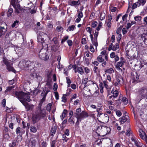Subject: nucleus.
Listing matches in <instances>:
<instances>
[{
  "label": "nucleus",
  "instance_id": "obj_1",
  "mask_svg": "<svg viewBox=\"0 0 147 147\" xmlns=\"http://www.w3.org/2000/svg\"><path fill=\"white\" fill-rule=\"evenodd\" d=\"M13 96L18 98L22 103L24 101L30 102L31 100L29 95L22 91L15 92L13 94Z\"/></svg>",
  "mask_w": 147,
  "mask_h": 147
},
{
  "label": "nucleus",
  "instance_id": "obj_2",
  "mask_svg": "<svg viewBox=\"0 0 147 147\" xmlns=\"http://www.w3.org/2000/svg\"><path fill=\"white\" fill-rule=\"evenodd\" d=\"M48 37V36L45 33L42 32H39V35L38 36L37 39L38 42L42 44V49H48V42L47 40Z\"/></svg>",
  "mask_w": 147,
  "mask_h": 147
},
{
  "label": "nucleus",
  "instance_id": "obj_3",
  "mask_svg": "<svg viewBox=\"0 0 147 147\" xmlns=\"http://www.w3.org/2000/svg\"><path fill=\"white\" fill-rule=\"evenodd\" d=\"M33 63L32 62L30 61L22 60L19 62L18 66L22 69L30 70L31 72L32 71L31 65Z\"/></svg>",
  "mask_w": 147,
  "mask_h": 147
},
{
  "label": "nucleus",
  "instance_id": "obj_4",
  "mask_svg": "<svg viewBox=\"0 0 147 147\" xmlns=\"http://www.w3.org/2000/svg\"><path fill=\"white\" fill-rule=\"evenodd\" d=\"M138 96L137 99L140 101L142 99L146 98H147V87H143L140 88L138 90Z\"/></svg>",
  "mask_w": 147,
  "mask_h": 147
},
{
  "label": "nucleus",
  "instance_id": "obj_5",
  "mask_svg": "<svg viewBox=\"0 0 147 147\" xmlns=\"http://www.w3.org/2000/svg\"><path fill=\"white\" fill-rule=\"evenodd\" d=\"M3 63L6 66L7 69L9 71H12L13 72H15V70L12 67L13 63L9 61L5 56H4L3 58Z\"/></svg>",
  "mask_w": 147,
  "mask_h": 147
},
{
  "label": "nucleus",
  "instance_id": "obj_6",
  "mask_svg": "<svg viewBox=\"0 0 147 147\" xmlns=\"http://www.w3.org/2000/svg\"><path fill=\"white\" fill-rule=\"evenodd\" d=\"M48 49H42L39 52V57L41 59L45 61H47L49 58L47 52Z\"/></svg>",
  "mask_w": 147,
  "mask_h": 147
},
{
  "label": "nucleus",
  "instance_id": "obj_7",
  "mask_svg": "<svg viewBox=\"0 0 147 147\" xmlns=\"http://www.w3.org/2000/svg\"><path fill=\"white\" fill-rule=\"evenodd\" d=\"M36 114L40 119L44 118L46 117V113L45 110H42L41 107H40L36 112Z\"/></svg>",
  "mask_w": 147,
  "mask_h": 147
},
{
  "label": "nucleus",
  "instance_id": "obj_8",
  "mask_svg": "<svg viewBox=\"0 0 147 147\" xmlns=\"http://www.w3.org/2000/svg\"><path fill=\"white\" fill-rule=\"evenodd\" d=\"M119 92L117 90H112L110 93H109L108 95L109 98L114 100L118 95Z\"/></svg>",
  "mask_w": 147,
  "mask_h": 147
},
{
  "label": "nucleus",
  "instance_id": "obj_9",
  "mask_svg": "<svg viewBox=\"0 0 147 147\" xmlns=\"http://www.w3.org/2000/svg\"><path fill=\"white\" fill-rule=\"evenodd\" d=\"M140 75L137 72L131 73V79L132 82L133 83H136L139 81Z\"/></svg>",
  "mask_w": 147,
  "mask_h": 147
},
{
  "label": "nucleus",
  "instance_id": "obj_10",
  "mask_svg": "<svg viewBox=\"0 0 147 147\" xmlns=\"http://www.w3.org/2000/svg\"><path fill=\"white\" fill-rule=\"evenodd\" d=\"M33 64L31 65V69L32 71L31 73L33 74H34L35 72V70L39 68L40 67H42V65L40 63L37 62H32Z\"/></svg>",
  "mask_w": 147,
  "mask_h": 147
},
{
  "label": "nucleus",
  "instance_id": "obj_11",
  "mask_svg": "<svg viewBox=\"0 0 147 147\" xmlns=\"http://www.w3.org/2000/svg\"><path fill=\"white\" fill-rule=\"evenodd\" d=\"M74 115L77 119L80 120L85 118L88 116V113L84 111H82L80 114L76 113L74 114Z\"/></svg>",
  "mask_w": 147,
  "mask_h": 147
},
{
  "label": "nucleus",
  "instance_id": "obj_12",
  "mask_svg": "<svg viewBox=\"0 0 147 147\" xmlns=\"http://www.w3.org/2000/svg\"><path fill=\"white\" fill-rule=\"evenodd\" d=\"M146 1H138L135 3H133L131 8L134 9L136 8L137 6L140 7V5L143 6L146 3Z\"/></svg>",
  "mask_w": 147,
  "mask_h": 147
},
{
  "label": "nucleus",
  "instance_id": "obj_13",
  "mask_svg": "<svg viewBox=\"0 0 147 147\" xmlns=\"http://www.w3.org/2000/svg\"><path fill=\"white\" fill-rule=\"evenodd\" d=\"M49 92V91L46 90L44 88H43L41 94V96L43 97L40 100V102L41 103H42L45 100L46 96Z\"/></svg>",
  "mask_w": 147,
  "mask_h": 147
},
{
  "label": "nucleus",
  "instance_id": "obj_14",
  "mask_svg": "<svg viewBox=\"0 0 147 147\" xmlns=\"http://www.w3.org/2000/svg\"><path fill=\"white\" fill-rule=\"evenodd\" d=\"M131 140L133 142H134L135 144L137 147H142L143 144L140 142L136 138H131Z\"/></svg>",
  "mask_w": 147,
  "mask_h": 147
},
{
  "label": "nucleus",
  "instance_id": "obj_15",
  "mask_svg": "<svg viewBox=\"0 0 147 147\" xmlns=\"http://www.w3.org/2000/svg\"><path fill=\"white\" fill-rule=\"evenodd\" d=\"M7 28V25L5 22L1 23L0 25V31H2V32L3 33L2 34H5L7 31L6 29Z\"/></svg>",
  "mask_w": 147,
  "mask_h": 147
},
{
  "label": "nucleus",
  "instance_id": "obj_16",
  "mask_svg": "<svg viewBox=\"0 0 147 147\" xmlns=\"http://www.w3.org/2000/svg\"><path fill=\"white\" fill-rule=\"evenodd\" d=\"M100 117L103 123H106L109 121V117L107 114H104L102 115Z\"/></svg>",
  "mask_w": 147,
  "mask_h": 147
},
{
  "label": "nucleus",
  "instance_id": "obj_17",
  "mask_svg": "<svg viewBox=\"0 0 147 147\" xmlns=\"http://www.w3.org/2000/svg\"><path fill=\"white\" fill-rule=\"evenodd\" d=\"M100 127L102 129H103V130L106 132V135L109 134L110 132L111 129L109 127L100 126L97 128V129H98V128L100 129Z\"/></svg>",
  "mask_w": 147,
  "mask_h": 147
},
{
  "label": "nucleus",
  "instance_id": "obj_18",
  "mask_svg": "<svg viewBox=\"0 0 147 147\" xmlns=\"http://www.w3.org/2000/svg\"><path fill=\"white\" fill-rule=\"evenodd\" d=\"M18 1H11L10 4L14 8L19 7L20 5Z\"/></svg>",
  "mask_w": 147,
  "mask_h": 147
},
{
  "label": "nucleus",
  "instance_id": "obj_19",
  "mask_svg": "<svg viewBox=\"0 0 147 147\" xmlns=\"http://www.w3.org/2000/svg\"><path fill=\"white\" fill-rule=\"evenodd\" d=\"M98 32H96L94 35V41L93 42L95 45L96 49V47H97L98 46L97 38L98 36Z\"/></svg>",
  "mask_w": 147,
  "mask_h": 147
},
{
  "label": "nucleus",
  "instance_id": "obj_20",
  "mask_svg": "<svg viewBox=\"0 0 147 147\" xmlns=\"http://www.w3.org/2000/svg\"><path fill=\"white\" fill-rule=\"evenodd\" d=\"M22 104L25 106V108L28 111L32 108L33 105H30L28 104L26 102V101H24L23 103H22Z\"/></svg>",
  "mask_w": 147,
  "mask_h": 147
},
{
  "label": "nucleus",
  "instance_id": "obj_21",
  "mask_svg": "<svg viewBox=\"0 0 147 147\" xmlns=\"http://www.w3.org/2000/svg\"><path fill=\"white\" fill-rule=\"evenodd\" d=\"M68 3L70 5L72 6H74L76 5H78L80 3V2L79 1H69Z\"/></svg>",
  "mask_w": 147,
  "mask_h": 147
},
{
  "label": "nucleus",
  "instance_id": "obj_22",
  "mask_svg": "<svg viewBox=\"0 0 147 147\" xmlns=\"http://www.w3.org/2000/svg\"><path fill=\"white\" fill-rule=\"evenodd\" d=\"M40 119L36 113L33 116L32 120L33 123H35L38 121Z\"/></svg>",
  "mask_w": 147,
  "mask_h": 147
},
{
  "label": "nucleus",
  "instance_id": "obj_23",
  "mask_svg": "<svg viewBox=\"0 0 147 147\" xmlns=\"http://www.w3.org/2000/svg\"><path fill=\"white\" fill-rule=\"evenodd\" d=\"M24 128H22L21 130V128L20 127H18L16 129V134H20V135H22L25 133V131L23 129Z\"/></svg>",
  "mask_w": 147,
  "mask_h": 147
},
{
  "label": "nucleus",
  "instance_id": "obj_24",
  "mask_svg": "<svg viewBox=\"0 0 147 147\" xmlns=\"http://www.w3.org/2000/svg\"><path fill=\"white\" fill-rule=\"evenodd\" d=\"M104 59H105V56L100 55L98 56L97 58V60L100 62L102 63L105 61Z\"/></svg>",
  "mask_w": 147,
  "mask_h": 147
},
{
  "label": "nucleus",
  "instance_id": "obj_25",
  "mask_svg": "<svg viewBox=\"0 0 147 147\" xmlns=\"http://www.w3.org/2000/svg\"><path fill=\"white\" fill-rule=\"evenodd\" d=\"M16 53L19 56H21L23 53V49L21 48H18L15 50Z\"/></svg>",
  "mask_w": 147,
  "mask_h": 147
},
{
  "label": "nucleus",
  "instance_id": "obj_26",
  "mask_svg": "<svg viewBox=\"0 0 147 147\" xmlns=\"http://www.w3.org/2000/svg\"><path fill=\"white\" fill-rule=\"evenodd\" d=\"M13 12V9L9 7L8 8V11L7 13V16L8 17L11 16Z\"/></svg>",
  "mask_w": 147,
  "mask_h": 147
},
{
  "label": "nucleus",
  "instance_id": "obj_27",
  "mask_svg": "<svg viewBox=\"0 0 147 147\" xmlns=\"http://www.w3.org/2000/svg\"><path fill=\"white\" fill-rule=\"evenodd\" d=\"M100 55H102V56H105V61H108V55L107 53V51L105 50H104L101 51L100 53Z\"/></svg>",
  "mask_w": 147,
  "mask_h": 147
},
{
  "label": "nucleus",
  "instance_id": "obj_28",
  "mask_svg": "<svg viewBox=\"0 0 147 147\" xmlns=\"http://www.w3.org/2000/svg\"><path fill=\"white\" fill-rule=\"evenodd\" d=\"M140 115L141 119L143 120H146L147 119V115L144 114L143 112H141Z\"/></svg>",
  "mask_w": 147,
  "mask_h": 147
},
{
  "label": "nucleus",
  "instance_id": "obj_29",
  "mask_svg": "<svg viewBox=\"0 0 147 147\" xmlns=\"http://www.w3.org/2000/svg\"><path fill=\"white\" fill-rule=\"evenodd\" d=\"M67 113V110L65 109L63 110L61 115L60 116L62 120L66 116Z\"/></svg>",
  "mask_w": 147,
  "mask_h": 147
},
{
  "label": "nucleus",
  "instance_id": "obj_30",
  "mask_svg": "<svg viewBox=\"0 0 147 147\" xmlns=\"http://www.w3.org/2000/svg\"><path fill=\"white\" fill-rule=\"evenodd\" d=\"M14 87V86L7 87V88L6 90L5 91V94H7L8 93V92H9Z\"/></svg>",
  "mask_w": 147,
  "mask_h": 147
},
{
  "label": "nucleus",
  "instance_id": "obj_31",
  "mask_svg": "<svg viewBox=\"0 0 147 147\" xmlns=\"http://www.w3.org/2000/svg\"><path fill=\"white\" fill-rule=\"evenodd\" d=\"M139 132L140 133L139 134L140 137L143 140H147V136L144 133V135L142 134L140 131Z\"/></svg>",
  "mask_w": 147,
  "mask_h": 147
},
{
  "label": "nucleus",
  "instance_id": "obj_32",
  "mask_svg": "<svg viewBox=\"0 0 147 147\" xmlns=\"http://www.w3.org/2000/svg\"><path fill=\"white\" fill-rule=\"evenodd\" d=\"M105 73L111 74L114 72V70L113 68H111L109 69H105Z\"/></svg>",
  "mask_w": 147,
  "mask_h": 147
},
{
  "label": "nucleus",
  "instance_id": "obj_33",
  "mask_svg": "<svg viewBox=\"0 0 147 147\" xmlns=\"http://www.w3.org/2000/svg\"><path fill=\"white\" fill-rule=\"evenodd\" d=\"M96 86V84H94L93 87H92V85L89 86H88L87 87H85L84 88H87V89L88 88L89 91L90 92L91 90H93V89H94L95 88Z\"/></svg>",
  "mask_w": 147,
  "mask_h": 147
},
{
  "label": "nucleus",
  "instance_id": "obj_34",
  "mask_svg": "<svg viewBox=\"0 0 147 147\" xmlns=\"http://www.w3.org/2000/svg\"><path fill=\"white\" fill-rule=\"evenodd\" d=\"M77 70L78 72L80 74L82 75L84 73V71L82 67H78Z\"/></svg>",
  "mask_w": 147,
  "mask_h": 147
},
{
  "label": "nucleus",
  "instance_id": "obj_35",
  "mask_svg": "<svg viewBox=\"0 0 147 147\" xmlns=\"http://www.w3.org/2000/svg\"><path fill=\"white\" fill-rule=\"evenodd\" d=\"M141 40H147V34H143L141 35Z\"/></svg>",
  "mask_w": 147,
  "mask_h": 147
},
{
  "label": "nucleus",
  "instance_id": "obj_36",
  "mask_svg": "<svg viewBox=\"0 0 147 147\" xmlns=\"http://www.w3.org/2000/svg\"><path fill=\"white\" fill-rule=\"evenodd\" d=\"M40 91L38 89H36L32 92V94L34 96H36Z\"/></svg>",
  "mask_w": 147,
  "mask_h": 147
},
{
  "label": "nucleus",
  "instance_id": "obj_37",
  "mask_svg": "<svg viewBox=\"0 0 147 147\" xmlns=\"http://www.w3.org/2000/svg\"><path fill=\"white\" fill-rule=\"evenodd\" d=\"M119 119H121L120 122L122 124L124 123L127 120V118L124 116L122 117L121 118H120Z\"/></svg>",
  "mask_w": 147,
  "mask_h": 147
},
{
  "label": "nucleus",
  "instance_id": "obj_38",
  "mask_svg": "<svg viewBox=\"0 0 147 147\" xmlns=\"http://www.w3.org/2000/svg\"><path fill=\"white\" fill-rule=\"evenodd\" d=\"M105 14L104 13L101 12L100 14V19L101 20H103L105 18Z\"/></svg>",
  "mask_w": 147,
  "mask_h": 147
},
{
  "label": "nucleus",
  "instance_id": "obj_39",
  "mask_svg": "<svg viewBox=\"0 0 147 147\" xmlns=\"http://www.w3.org/2000/svg\"><path fill=\"white\" fill-rule=\"evenodd\" d=\"M30 131L33 133H35L37 131V129L36 127L33 126H31L30 127Z\"/></svg>",
  "mask_w": 147,
  "mask_h": 147
},
{
  "label": "nucleus",
  "instance_id": "obj_40",
  "mask_svg": "<svg viewBox=\"0 0 147 147\" xmlns=\"http://www.w3.org/2000/svg\"><path fill=\"white\" fill-rule=\"evenodd\" d=\"M119 48V43H117L114 46H113L112 50L113 51H115L118 49Z\"/></svg>",
  "mask_w": 147,
  "mask_h": 147
},
{
  "label": "nucleus",
  "instance_id": "obj_41",
  "mask_svg": "<svg viewBox=\"0 0 147 147\" xmlns=\"http://www.w3.org/2000/svg\"><path fill=\"white\" fill-rule=\"evenodd\" d=\"M56 128L55 127H54L51 128V134L53 135L55 134L56 132Z\"/></svg>",
  "mask_w": 147,
  "mask_h": 147
},
{
  "label": "nucleus",
  "instance_id": "obj_42",
  "mask_svg": "<svg viewBox=\"0 0 147 147\" xmlns=\"http://www.w3.org/2000/svg\"><path fill=\"white\" fill-rule=\"evenodd\" d=\"M124 62L123 61L119 62L118 63L116 67H122L123 65Z\"/></svg>",
  "mask_w": 147,
  "mask_h": 147
},
{
  "label": "nucleus",
  "instance_id": "obj_43",
  "mask_svg": "<svg viewBox=\"0 0 147 147\" xmlns=\"http://www.w3.org/2000/svg\"><path fill=\"white\" fill-rule=\"evenodd\" d=\"M122 101L125 105H126L127 103L128 100L125 97H124L122 98Z\"/></svg>",
  "mask_w": 147,
  "mask_h": 147
},
{
  "label": "nucleus",
  "instance_id": "obj_44",
  "mask_svg": "<svg viewBox=\"0 0 147 147\" xmlns=\"http://www.w3.org/2000/svg\"><path fill=\"white\" fill-rule=\"evenodd\" d=\"M56 30L58 32H59L61 31H63V28L61 26H57L56 28Z\"/></svg>",
  "mask_w": 147,
  "mask_h": 147
},
{
  "label": "nucleus",
  "instance_id": "obj_45",
  "mask_svg": "<svg viewBox=\"0 0 147 147\" xmlns=\"http://www.w3.org/2000/svg\"><path fill=\"white\" fill-rule=\"evenodd\" d=\"M94 84H95V83L92 81H87L86 82V84L88 85V86L92 85V86L93 87Z\"/></svg>",
  "mask_w": 147,
  "mask_h": 147
},
{
  "label": "nucleus",
  "instance_id": "obj_46",
  "mask_svg": "<svg viewBox=\"0 0 147 147\" xmlns=\"http://www.w3.org/2000/svg\"><path fill=\"white\" fill-rule=\"evenodd\" d=\"M66 79L67 80V83L68 84L67 86L68 87H69L70 86V84L71 83V81L70 78L68 77H66Z\"/></svg>",
  "mask_w": 147,
  "mask_h": 147
},
{
  "label": "nucleus",
  "instance_id": "obj_47",
  "mask_svg": "<svg viewBox=\"0 0 147 147\" xmlns=\"http://www.w3.org/2000/svg\"><path fill=\"white\" fill-rule=\"evenodd\" d=\"M78 11V17L80 18H82L83 16V14L82 12L80 11Z\"/></svg>",
  "mask_w": 147,
  "mask_h": 147
},
{
  "label": "nucleus",
  "instance_id": "obj_48",
  "mask_svg": "<svg viewBox=\"0 0 147 147\" xmlns=\"http://www.w3.org/2000/svg\"><path fill=\"white\" fill-rule=\"evenodd\" d=\"M132 1H131V2H130L129 1V3H128L129 6H128V8L127 11V13H128V12H129V11H130L129 8L131 7V5H132Z\"/></svg>",
  "mask_w": 147,
  "mask_h": 147
},
{
  "label": "nucleus",
  "instance_id": "obj_49",
  "mask_svg": "<svg viewBox=\"0 0 147 147\" xmlns=\"http://www.w3.org/2000/svg\"><path fill=\"white\" fill-rule=\"evenodd\" d=\"M16 142L14 140H13L12 142V143H10L9 144V146L10 147H14L16 146Z\"/></svg>",
  "mask_w": 147,
  "mask_h": 147
},
{
  "label": "nucleus",
  "instance_id": "obj_50",
  "mask_svg": "<svg viewBox=\"0 0 147 147\" xmlns=\"http://www.w3.org/2000/svg\"><path fill=\"white\" fill-rule=\"evenodd\" d=\"M90 51L92 52H94L95 51V50H96V51H97V49H96V47L95 48V49H94L93 47V46H92V45H90Z\"/></svg>",
  "mask_w": 147,
  "mask_h": 147
},
{
  "label": "nucleus",
  "instance_id": "obj_51",
  "mask_svg": "<svg viewBox=\"0 0 147 147\" xmlns=\"http://www.w3.org/2000/svg\"><path fill=\"white\" fill-rule=\"evenodd\" d=\"M122 80V78L121 77H119L116 78L117 82L118 83L117 84H119L121 85V80Z\"/></svg>",
  "mask_w": 147,
  "mask_h": 147
},
{
  "label": "nucleus",
  "instance_id": "obj_52",
  "mask_svg": "<svg viewBox=\"0 0 147 147\" xmlns=\"http://www.w3.org/2000/svg\"><path fill=\"white\" fill-rule=\"evenodd\" d=\"M134 18L136 21H138L141 20L142 17L140 16H136Z\"/></svg>",
  "mask_w": 147,
  "mask_h": 147
},
{
  "label": "nucleus",
  "instance_id": "obj_53",
  "mask_svg": "<svg viewBox=\"0 0 147 147\" xmlns=\"http://www.w3.org/2000/svg\"><path fill=\"white\" fill-rule=\"evenodd\" d=\"M75 28V27L74 25H72L68 28L69 30V31H73Z\"/></svg>",
  "mask_w": 147,
  "mask_h": 147
},
{
  "label": "nucleus",
  "instance_id": "obj_54",
  "mask_svg": "<svg viewBox=\"0 0 147 147\" xmlns=\"http://www.w3.org/2000/svg\"><path fill=\"white\" fill-rule=\"evenodd\" d=\"M116 115L119 117H120L122 115V113L119 110H118L116 112Z\"/></svg>",
  "mask_w": 147,
  "mask_h": 147
},
{
  "label": "nucleus",
  "instance_id": "obj_55",
  "mask_svg": "<svg viewBox=\"0 0 147 147\" xmlns=\"http://www.w3.org/2000/svg\"><path fill=\"white\" fill-rule=\"evenodd\" d=\"M110 9L112 12H114L116 11L117 8L115 7H111L110 8Z\"/></svg>",
  "mask_w": 147,
  "mask_h": 147
},
{
  "label": "nucleus",
  "instance_id": "obj_56",
  "mask_svg": "<svg viewBox=\"0 0 147 147\" xmlns=\"http://www.w3.org/2000/svg\"><path fill=\"white\" fill-rule=\"evenodd\" d=\"M2 106L3 107H5L6 105V100L5 99H3L2 101Z\"/></svg>",
  "mask_w": 147,
  "mask_h": 147
},
{
  "label": "nucleus",
  "instance_id": "obj_57",
  "mask_svg": "<svg viewBox=\"0 0 147 147\" xmlns=\"http://www.w3.org/2000/svg\"><path fill=\"white\" fill-rule=\"evenodd\" d=\"M19 23V21L18 20H16V21L14 22L11 25V26L12 27H15L17 24H18Z\"/></svg>",
  "mask_w": 147,
  "mask_h": 147
},
{
  "label": "nucleus",
  "instance_id": "obj_58",
  "mask_svg": "<svg viewBox=\"0 0 147 147\" xmlns=\"http://www.w3.org/2000/svg\"><path fill=\"white\" fill-rule=\"evenodd\" d=\"M115 53L114 52H113L110 54V56L111 58H113L115 57L116 56Z\"/></svg>",
  "mask_w": 147,
  "mask_h": 147
},
{
  "label": "nucleus",
  "instance_id": "obj_59",
  "mask_svg": "<svg viewBox=\"0 0 147 147\" xmlns=\"http://www.w3.org/2000/svg\"><path fill=\"white\" fill-rule=\"evenodd\" d=\"M98 24L97 22L96 21H94L93 23H92V24L91 26L93 28H95Z\"/></svg>",
  "mask_w": 147,
  "mask_h": 147
},
{
  "label": "nucleus",
  "instance_id": "obj_60",
  "mask_svg": "<svg viewBox=\"0 0 147 147\" xmlns=\"http://www.w3.org/2000/svg\"><path fill=\"white\" fill-rule=\"evenodd\" d=\"M84 69L85 70V72L86 73H88L90 71V70L87 67H85L84 68Z\"/></svg>",
  "mask_w": 147,
  "mask_h": 147
},
{
  "label": "nucleus",
  "instance_id": "obj_61",
  "mask_svg": "<svg viewBox=\"0 0 147 147\" xmlns=\"http://www.w3.org/2000/svg\"><path fill=\"white\" fill-rule=\"evenodd\" d=\"M81 43L83 44H85L86 43V40L85 38H83L81 42Z\"/></svg>",
  "mask_w": 147,
  "mask_h": 147
},
{
  "label": "nucleus",
  "instance_id": "obj_62",
  "mask_svg": "<svg viewBox=\"0 0 147 147\" xmlns=\"http://www.w3.org/2000/svg\"><path fill=\"white\" fill-rule=\"evenodd\" d=\"M68 38V36H67L64 37V38L62 39L61 41V43H63Z\"/></svg>",
  "mask_w": 147,
  "mask_h": 147
},
{
  "label": "nucleus",
  "instance_id": "obj_63",
  "mask_svg": "<svg viewBox=\"0 0 147 147\" xmlns=\"http://www.w3.org/2000/svg\"><path fill=\"white\" fill-rule=\"evenodd\" d=\"M51 106V105L50 104H49L47 105V110L48 111H50Z\"/></svg>",
  "mask_w": 147,
  "mask_h": 147
},
{
  "label": "nucleus",
  "instance_id": "obj_64",
  "mask_svg": "<svg viewBox=\"0 0 147 147\" xmlns=\"http://www.w3.org/2000/svg\"><path fill=\"white\" fill-rule=\"evenodd\" d=\"M65 95H63V96L62 97V101L64 102H65L67 101V98L66 97H65Z\"/></svg>",
  "mask_w": 147,
  "mask_h": 147
}]
</instances>
